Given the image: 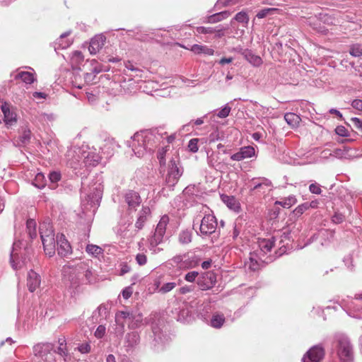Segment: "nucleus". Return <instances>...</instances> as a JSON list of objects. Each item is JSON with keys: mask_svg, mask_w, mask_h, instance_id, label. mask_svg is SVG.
<instances>
[{"mask_svg": "<svg viewBox=\"0 0 362 362\" xmlns=\"http://www.w3.org/2000/svg\"><path fill=\"white\" fill-rule=\"evenodd\" d=\"M182 169L178 167V160L172 158L168 165V171L165 177V186L160 191L164 197L168 195V192L173 191L174 187L182 175Z\"/></svg>", "mask_w": 362, "mask_h": 362, "instance_id": "nucleus-3", "label": "nucleus"}, {"mask_svg": "<svg viewBox=\"0 0 362 362\" xmlns=\"http://www.w3.org/2000/svg\"><path fill=\"white\" fill-rule=\"evenodd\" d=\"M86 250L89 255H91L95 257L102 254L103 251L100 247L95 245H88L86 246Z\"/></svg>", "mask_w": 362, "mask_h": 362, "instance_id": "nucleus-41", "label": "nucleus"}, {"mask_svg": "<svg viewBox=\"0 0 362 362\" xmlns=\"http://www.w3.org/2000/svg\"><path fill=\"white\" fill-rule=\"evenodd\" d=\"M185 48L189 49L196 54H203L204 55L211 56L214 54V50L206 45L195 44L191 46L190 48Z\"/></svg>", "mask_w": 362, "mask_h": 362, "instance_id": "nucleus-24", "label": "nucleus"}, {"mask_svg": "<svg viewBox=\"0 0 362 362\" xmlns=\"http://www.w3.org/2000/svg\"><path fill=\"white\" fill-rule=\"evenodd\" d=\"M351 125L362 132V120L357 117H352L350 119Z\"/></svg>", "mask_w": 362, "mask_h": 362, "instance_id": "nucleus-56", "label": "nucleus"}, {"mask_svg": "<svg viewBox=\"0 0 362 362\" xmlns=\"http://www.w3.org/2000/svg\"><path fill=\"white\" fill-rule=\"evenodd\" d=\"M126 341L127 343L128 346L134 347L135 345H136L139 343V336L135 332L129 333L126 336Z\"/></svg>", "mask_w": 362, "mask_h": 362, "instance_id": "nucleus-38", "label": "nucleus"}, {"mask_svg": "<svg viewBox=\"0 0 362 362\" xmlns=\"http://www.w3.org/2000/svg\"><path fill=\"white\" fill-rule=\"evenodd\" d=\"M158 134L157 129H146L135 133L129 144L134 154L141 157L146 152H153L157 148Z\"/></svg>", "mask_w": 362, "mask_h": 362, "instance_id": "nucleus-2", "label": "nucleus"}, {"mask_svg": "<svg viewBox=\"0 0 362 362\" xmlns=\"http://www.w3.org/2000/svg\"><path fill=\"white\" fill-rule=\"evenodd\" d=\"M188 259H190V262L187 265V267H194L199 263V260L194 254H192L191 255H188L187 256H185L184 262H187Z\"/></svg>", "mask_w": 362, "mask_h": 362, "instance_id": "nucleus-49", "label": "nucleus"}, {"mask_svg": "<svg viewBox=\"0 0 362 362\" xmlns=\"http://www.w3.org/2000/svg\"><path fill=\"white\" fill-rule=\"evenodd\" d=\"M125 200L130 210L135 209L141 203V198L136 192L130 191L125 195Z\"/></svg>", "mask_w": 362, "mask_h": 362, "instance_id": "nucleus-22", "label": "nucleus"}, {"mask_svg": "<svg viewBox=\"0 0 362 362\" xmlns=\"http://www.w3.org/2000/svg\"><path fill=\"white\" fill-rule=\"evenodd\" d=\"M26 227L28 233L31 239L37 237L36 222L34 219L30 218L27 221Z\"/></svg>", "mask_w": 362, "mask_h": 362, "instance_id": "nucleus-37", "label": "nucleus"}, {"mask_svg": "<svg viewBox=\"0 0 362 362\" xmlns=\"http://www.w3.org/2000/svg\"><path fill=\"white\" fill-rule=\"evenodd\" d=\"M31 136V132L30 129H25L23 131L22 134L20 136V141L22 144L25 145L30 141Z\"/></svg>", "mask_w": 362, "mask_h": 362, "instance_id": "nucleus-47", "label": "nucleus"}, {"mask_svg": "<svg viewBox=\"0 0 362 362\" xmlns=\"http://www.w3.org/2000/svg\"><path fill=\"white\" fill-rule=\"evenodd\" d=\"M175 305L177 306L175 308V310L179 309V311L176 313L175 318L181 322H189L192 319V315L199 312V309L193 305H189L187 303H182L180 305L178 303H176Z\"/></svg>", "mask_w": 362, "mask_h": 362, "instance_id": "nucleus-6", "label": "nucleus"}, {"mask_svg": "<svg viewBox=\"0 0 362 362\" xmlns=\"http://www.w3.org/2000/svg\"><path fill=\"white\" fill-rule=\"evenodd\" d=\"M199 273L197 272H195V271H193V272H188L186 275H185V280L189 281V282H193L195 281L196 278L197 277Z\"/></svg>", "mask_w": 362, "mask_h": 362, "instance_id": "nucleus-62", "label": "nucleus"}, {"mask_svg": "<svg viewBox=\"0 0 362 362\" xmlns=\"http://www.w3.org/2000/svg\"><path fill=\"white\" fill-rule=\"evenodd\" d=\"M222 201L226 206L234 211H238L240 210V204L237 199L233 196L222 195Z\"/></svg>", "mask_w": 362, "mask_h": 362, "instance_id": "nucleus-28", "label": "nucleus"}, {"mask_svg": "<svg viewBox=\"0 0 362 362\" xmlns=\"http://www.w3.org/2000/svg\"><path fill=\"white\" fill-rule=\"evenodd\" d=\"M230 13L229 11H221L209 16L207 22L210 23H218L223 19L227 18L230 16Z\"/></svg>", "mask_w": 362, "mask_h": 362, "instance_id": "nucleus-32", "label": "nucleus"}, {"mask_svg": "<svg viewBox=\"0 0 362 362\" xmlns=\"http://www.w3.org/2000/svg\"><path fill=\"white\" fill-rule=\"evenodd\" d=\"M158 83L154 81H148L144 82V91L146 92L148 95H154V93H156L158 88Z\"/></svg>", "mask_w": 362, "mask_h": 362, "instance_id": "nucleus-34", "label": "nucleus"}, {"mask_svg": "<svg viewBox=\"0 0 362 362\" xmlns=\"http://www.w3.org/2000/svg\"><path fill=\"white\" fill-rule=\"evenodd\" d=\"M77 156L78 159L77 161H82L86 166H95L99 163L102 156L93 151H81L78 150Z\"/></svg>", "mask_w": 362, "mask_h": 362, "instance_id": "nucleus-9", "label": "nucleus"}, {"mask_svg": "<svg viewBox=\"0 0 362 362\" xmlns=\"http://www.w3.org/2000/svg\"><path fill=\"white\" fill-rule=\"evenodd\" d=\"M238 2V0H218L216 6L221 8V6H227L228 5H233Z\"/></svg>", "mask_w": 362, "mask_h": 362, "instance_id": "nucleus-59", "label": "nucleus"}, {"mask_svg": "<svg viewBox=\"0 0 362 362\" xmlns=\"http://www.w3.org/2000/svg\"><path fill=\"white\" fill-rule=\"evenodd\" d=\"M225 322V317L223 314L216 313L211 319L210 325L214 328H221Z\"/></svg>", "mask_w": 362, "mask_h": 362, "instance_id": "nucleus-31", "label": "nucleus"}, {"mask_svg": "<svg viewBox=\"0 0 362 362\" xmlns=\"http://www.w3.org/2000/svg\"><path fill=\"white\" fill-rule=\"evenodd\" d=\"M83 55L80 51H74L71 57V63L74 67L78 69V66L83 62Z\"/></svg>", "mask_w": 362, "mask_h": 362, "instance_id": "nucleus-36", "label": "nucleus"}, {"mask_svg": "<svg viewBox=\"0 0 362 362\" xmlns=\"http://www.w3.org/2000/svg\"><path fill=\"white\" fill-rule=\"evenodd\" d=\"M168 216L164 215L160 218V237L164 234H166L167 237L171 235L172 230L168 226Z\"/></svg>", "mask_w": 362, "mask_h": 362, "instance_id": "nucleus-29", "label": "nucleus"}, {"mask_svg": "<svg viewBox=\"0 0 362 362\" xmlns=\"http://www.w3.org/2000/svg\"><path fill=\"white\" fill-rule=\"evenodd\" d=\"M16 78H21L24 83L30 84L34 82L35 80L34 74L28 72V71H21L18 73L16 77Z\"/></svg>", "mask_w": 362, "mask_h": 362, "instance_id": "nucleus-35", "label": "nucleus"}, {"mask_svg": "<svg viewBox=\"0 0 362 362\" xmlns=\"http://www.w3.org/2000/svg\"><path fill=\"white\" fill-rule=\"evenodd\" d=\"M262 180V182L259 183H255L254 187L250 189L251 191H254L255 189H259L262 185H266L267 187H269L272 185V182L268 179H266L264 177L261 178Z\"/></svg>", "mask_w": 362, "mask_h": 362, "instance_id": "nucleus-57", "label": "nucleus"}, {"mask_svg": "<svg viewBox=\"0 0 362 362\" xmlns=\"http://www.w3.org/2000/svg\"><path fill=\"white\" fill-rule=\"evenodd\" d=\"M57 252L61 257H65L72 253V248L66 237L63 234L57 235Z\"/></svg>", "mask_w": 362, "mask_h": 362, "instance_id": "nucleus-12", "label": "nucleus"}, {"mask_svg": "<svg viewBox=\"0 0 362 362\" xmlns=\"http://www.w3.org/2000/svg\"><path fill=\"white\" fill-rule=\"evenodd\" d=\"M309 190L311 193L320 194L322 192L320 185L317 183H313L309 186Z\"/></svg>", "mask_w": 362, "mask_h": 362, "instance_id": "nucleus-60", "label": "nucleus"}, {"mask_svg": "<svg viewBox=\"0 0 362 362\" xmlns=\"http://www.w3.org/2000/svg\"><path fill=\"white\" fill-rule=\"evenodd\" d=\"M46 238L41 239L44 247L45 254L49 257H52L55 253V239L54 236L47 237Z\"/></svg>", "mask_w": 362, "mask_h": 362, "instance_id": "nucleus-23", "label": "nucleus"}, {"mask_svg": "<svg viewBox=\"0 0 362 362\" xmlns=\"http://www.w3.org/2000/svg\"><path fill=\"white\" fill-rule=\"evenodd\" d=\"M35 356L40 358L45 362H53L54 345L51 343H39L33 348Z\"/></svg>", "mask_w": 362, "mask_h": 362, "instance_id": "nucleus-5", "label": "nucleus"}, {"mask_svg": "<svg viewBox=\"0 0 362 362\" xmlns=\"http://www.w3.org/2000/svg\"><path fill=\"white\" fill-rule=\"evenodd\" d=\"M335 132L341 136H348V130L344 126H337L335 129Z\"/></svg>", "mask_w": 362, "mask_h": 362, "instance_id": "nucleus-64", "label": "nucleus"}, {"mask_svg": "<svg viewBox=\"0 0 362 362\" xmlns=\"http://www.w3.org/2000/svg\"><path fill=\"white\" fill-rule=\"evenodd\" d=\"M216 282V278L213 274H205L198 279L197 284L199 288L204 291L212 288Z\"/></svg>", "mask_w": 362, "mask_h": 362, "instance_id": "nucleus-17", "label": "nucleus"}, {"mask_svg": "<svg viewBox=\"0 0 362 362\" xmlns=\"http://www.w3.org/2000/svg\"><path fill=\"white\" fill-rule=\"evenodd\" d=\"M349 54L354 57L362 56V45L360 44H353L350 46Z\"/></svg>", "mask_w": 362, "mask_h": 362, "instance_id": "nucleus-43", "label": "nucleus"}, {"mask_svg": "<svg viewBox=\"0 0 362 362\" xmlns=\"http://www.w3.org/2000/svg\"><path fill=\"white\" fill-rule=\"evenodd\" d=\"M274 8H264L260 10L256 15L258 18H263L266 17L269 13L274 11Z\"/></svg>", "mask_w": 362, "mask_h": 362, "instance_id": "nucleus-61", "label": "nucleus"}, {"mask_svg": "<svg viewBox=\"0 0 362 362\" xmlns=\"http://www.w3.org/2000/svg\"><path fill=\"white\" fill-rule=\"evenodd\" d=\"M106 38L103 35H97L90 40L88 50L91 54H95L103 48Z\"/></svg>", "mask_w": 362, "mask_h": 362, "instance_id": "nucleus-16", "label": "nucleus"}, {"mask_svg": "<svg viewBox=\"0 0 362 362\" xmlns=\"http://www.w3.org/2000/svg\"><path fill=\"white\" fill-rule=\"evenodd\" d=\"M64 284L69 293L74 297L80 292L82 284L92 283L94 276L91 268L84 262H69L62 268Z\"/></svg>", "mask_w": 362, "mask_h": 362, "instance_id": "nucleus-1", "label": "nucleus"}, {"mask_svg": "<svg viewBox=\"0 0 362 362\" xmlns=\"http://www.w3.org/2000/svg\"><path fill=\"white\" fill-rule=\"evenodd\" d=\"M217 221L213 214H206L201 220L199 233L202 235H209L215 232Z\"/></svg>", "mask_w": 362, "mask_h": 362, "instance_id": "nucleus-7", "label": "nucleus"}, {"mask_svg": "<svg viewBox=\"0 0 362 362\" xmlns=\"http://www.w3.org/2000/svg\"><path fill=\"white\" fill-rule=\"evenodd\" d=\"M61 179V174L59 172L53 171L49 174V180L52 184H55Z\"/></svg>", "mask_w": 362, "mask_h": 362, "instance_id": "nucleus-55", "label": "nucleus"}, {"mask_svg": "<svg viewBox=\"0 0 362 362\" xmlns=\"http://www.w3.org/2000/svg\"><path fill=\"white\" fill-rule=\"evenodd\" d=\"M230 111H231V107L228 104H226L218 112H216V113L214 112L212 115V117H214V116H217L219 118H222V119L226 118L229 115Z\"/></svg>", "mask_w": 362, "mask_h": 362, "instance_id": "nucleus-45", "label": "nucleus"}, {"mask_svg": "<svg viewBox=\"0 0 362 362\" xmlns=\"http://www.w3.org/2000/svg\"><path fill=\"white\" fill-rule=\"evenodd\" d=\"M176 286L175 282H169L165 284L161 288H160V292L168 293L173 290Z\"/></svg>", "mask_w": 362, "mask_h": 362, "instance_id": "nucleus-58", "label": "nucleus"}, {"mask_svg": "<svg viewBox=\"0 0 362 362\" xmlns=\"http://www.w3.org/2000/svg\"><path fill=\"white\" fill-rule=\"evenodd\" d=\"M40 276L33 270L28 274L27 286L30 292H34L40 284Z\"/></svg>", "mask_w": 362, "mask_h": 362, "instance_id": "nucleus-20", "label": "nucleus"}, {"mask_svg": "<svg viewBox=\"0 0 362 362\" xmlns=\"http://www.w3.org/2000/svg\"><path fill=\"white\" fill-rule=\"evenodd\" d=\"M39 230L41 239L46 238L45 235L47 237L54 236L52 226L49 223L43 222L40 223Z\"/></svg>", "mask_w": 362, "mask_h": 362, "instance_id": "nucleus-30", "label": "nucleus"}, {"mask_svg": "<svg viewBox=\"0 0 362 362\" xmlns=\"http://www.w3.org/2000/svg\"><path fill=\"white\" fill-rule=\"evenodd\" d=\"M149 208H144L142 211L140 212L139 216L135 223V226L137 228L141 229L143 227L144 223L146 221V215L149 213Z\"/></svg>", "mask_w": 362, "mask_h": 362, "instance_id": "nucleus-39", "label": "nucleus"}, {"mask_svg": "<svg viewBox=\"0 0 362 362\" xmlns=\"http://www.w3.org/2000/svg\"><path fill=\"white\" fill-rule=\"evenodd\" d=\"M105 327L103 325H99L95 332V336L100 339L102 338L105 334Z\"/></svg>", "mask_w": 362, "mask_h": 362, "instance_id": "nucleus-63", "label": "nucleus"}, {"mask_svg": "<svg viewBox=\"0 0 362 362\" xmlns=\"http://www.w3.org/2000/svg\"><path fill=\"white\" fill-rule=\"evenodd\" d=\"M349 148H336L329 155L337 158H347L349 156Z\"/></svg>", "mask_w": 362, "mask_h": 362, "instance_id": "nucleus-42", "label": "nucleus"}, {"mask_svg": "<svg viewBox=\"0 0 362 362\" xmlns=\"http://www.w3.org/2000/svg\"><path fill=\"white\" fill-rule=\"evenodd\" d=\"M309 209V206H308V202H305V203H303L300 205H299L298 206H297L294 211H293V214L295 216H301L306 210H308Z\"/></svg>", "mask_w": 362, "mask_h": 362, "instance_id": "nucleus-48", "label": "nucleus"}, {"mask_svg": "<svg viewBox=\"0 0 362 362\" xmlns=\"http://www.w3.org/2000/svg\"><path fill=\"white\" fill-rule=\"evenodd\" d=\"M196 31L199 34H212L215 32L214 28L199 26L196 28Z\"/></svg>", "mask_w": 362, "mask_h": 362, "instance_id": "nucleus-53", "label": "nucleus"}, {"mask_svg": "<svg viewBox=\"0 0 362 362\" xmlns=\"http://www.w3.org/2000/svg\"><path fill=\"white\" fill-rule=\"evenodd\" d=\"M175 88L171 86L168 88L163 87V84L160 85V97H168L170 95L172 90H174Z\"/></svg>", "mask_w": 362, "mask_h": 362, "instance_id": "nucleus-51", "label": "nucleus"}, {"mask_svg": "<svg viewBox=\"0 0 362 362\" xmlns=\"http://www.w3.org/2000/svg\"><path fill=\"white\" fill-rule=\"evenodd\" d=\"M70 33V31H68L62 34L57 40L55 45L57 46V49H66L72 44V40L67 38ZM55 49H57V47H55Z\"/></svg>", "mask_w": 362, "mask_h": 362, "instance_id": "nucleus-27", "label": "nucleus"}, {"mask_svg": "<svg viewBox=\"0 0 362 362\" xmlns=\"http://www.w3.org/2000/svg\"><path fill=\"white\" fill-rule=\"evenodd\" d=\"M175 136V134L167 135V133L160 134V144H162L164 146L162 147V154L168 151L170 148V144L173 142ZM163 158L161 156L160 152V166L162 165Z\"/></svg>", "mask_w": 362, "mask_h": 362, "instance_id": "nucleus-18", "label": "nucleus"}, {"mask_svg": "<svg viewBox=\"0 0 362 362\" xmlns=\"http://www.w3.org/2000/svg\"><path fill=\"white\" fill-rule=\"evenodd\" d=\"M337 353L339 359L344 362L354 358L353 346L349 337L343 334L336 335Z\"/></svg>", "mask_w": 362, "mask_h": 362, "instance_id": "nucleus-4", "label": "nucleus"}, {"mask_svg": "<svg viewBox=\"0 0 362 362\" xmlns=\"http://www.w3.org/2000/svg\"><path fill=\"white\" fill-rule=\"evenodd\" d=\"M296 202V199L293 196L288 197L284 201L279 202L278 203L284 208H290Z\"/></svg>", "mask_w": 362, "mask_h": 362, "instance_id": "nucleus-50", "label": "nucleus"}, {"mask_svg": "<svg viewBox=\"0 0 362 362\" xmlns=\"http://www.w3.org/2000/svg\"><path fill=\"white\" fill-rule=\"evenodd\" d=\"M179 241L182 244H188L192 241V233L189 230H183L179 235Z\"/></svg>", "mask_w": 362, "mask_h": 362, "instance_id": "nucleus-44", "label": "nucleus"}, {"mask_svg": "<svg viewBox=\"0 0 362 362\" xmlns=\"http://www.w3.org/2000/svg\"><path fill=\"white\" fill-rule=\"evenodd\" d=\"M100 186L98 185V187H96V193L94 195L88 194V197L89 200L90 201L91 204H93L94 205H96L98 200L101 199L102 197V190L100 189Z\"/></svg>", "mask_w": 362, "mask_h": 362, "instance_id": "nucleus-46", "label": "nucleus"}, {"mask_svg": "<svg viewBox=\"0 0 362 362\" xmlns=\"http://www.w3.org/2000/svg\"><path fill=\"white\" fill-rule=\"evenodd\" d=\"M276 237H272L271 238H259L257 240V245L259 250H256L255 252L257 253L259 255V258L262 259H264L265 255L271 252L272 247L276 246Z\"/></svg>", "mask_w": 362, "mask_h": 362, "instance_id": "nucleus-11", "label": "nucleus"}, {"mask_svg": "<svg viewBox=\"0 0 362 362\" xmlns=\"http://www.w3.org/2000/svg\"><path fill=\"white\" fill-rule=\"evenodd\" d=\"M255 155V149L251 146H243L240 151L230 156L231 160L240 161L246 158H250Z\"/></svg>", "mask_w": 362, "mask_h": 362, "instance_id": "nucleus-14", "label": "nucleus"}, {"mask_svg": "<svg viewBox=\"0 0 362 362\" xmlns=\"http://www.w3.org/2000/svg\"><path fill=\"white\" fill-rule=\"evenodd\" d=\"M1 111L4 113V120L6 124L12 125L16 121V115L11 110L10 105L4 103L1 107Z\"/></svg>", "mask_w": 362, "mask_h": 362, "instance_id": "nucleus-21", "label": "nucleus"}, {"mask_svg": "<svg viewBox=\"0 0 362 362\" xmlns=\"http://www.w3.org/2000/svg\"><path fill=\"white\" fill-rule=\"evenodd\" d=\"M124 320H130L131 322H129V326L131 328H136L139 326V323L141 321V316L140 315L136 316L132 313L127 311H118L115 314V322L122 328L124 326Z\"/></svg>", "mask_w": 362, "mask_h": 362, "instance_id": "nucleus-8", "label": "nucleus"}, {"mask_svg": "<svg viewBox=\"0 0 362 362\" xmlns=\"http://www.w3.org/2000/svg\"><path fill=\"white\" fill-rule=\"evenodd\" d=\"M234 19L239 23H247L249 21L247 14L243 11L238 13L235 15Z\"/></svg>", "mask_w": 362, "mask_h": 362, "instance_id": "nucleus-52", "label": "nucleus"}, {"mask_svg": "<svg viewBox=\"0 0 362 362\" xmlns=\"http://www.w3.org/2000/svg\"><path fill=\"white\" fill-rule=\"evenodd\" d=\"M271 261H272V259H268V257H266L265 259L262 258V259H260L259 258L258 254L255 253L254 252L250 253L249 262L247 264L250 270L256 271L259 268L261 263H263V262L268 263Z\"/></svg>", "mask_w": 362, "mask_h": 362, "instance_id": "nucleus-19", "label": "nucleus"}, {"mask_svg": "<svg viewBox=\"0 0 362 362\" xmlns=\"http://www.w3.org/2000/svg\"><path fill=\"white\" fill-rule=\"evenodd\" d=\"M46 179L43 173H39L36 175L34 180L33 185L39 188L42 189L46 185Z\"/></svg>", "mask_w": 362, "mask_h": 362, "instance_id": "nucleus-40", "label": "nucleus"}, {"mask_svg": "<svg viewBox=\"0 0 362 362\" xmlns=\"http://www.w3.org/2000/svg\"><path fill=\"white\" fill-rule=\"evenodd\" d=\"M325 354V349L321 344L315 345L303 355L302 362H321Z\"/></svg>", "mask_w": 362, "mask_h": 362, "instance_id": "nucleus-10", "label": "nucleus"}, {"mask_svg": "<svg viewBox=\"0 0 362 362\" xmlns=\"http://www.w3.org/2000/svg\"><path fill=\"white\" fill-rule=\"evenodd\" d=\"M284 119L292 127L298 126L300 121L298 115L293 112H287L284 115Z\"/></svg>", "mask_w": 362, "mask_h": 362, "instance_id": "nucleus-33", "label": "nucleus"}, {"mask_svg": "<svg viewBox=\"0 0 362 362\" xmlns=\"http://www.w3.org/2000/svg\"><path fill=\"white\" fill-rule=\"evenodd\" d=\"M245 59L255 66H259L262 64V59L260 57L255 54L250 49H245L242 52Z\"/></svg>", "mask_w": 362, "mask_h": 362, "instance_id": "nucleus-25", "label": "nucleus"}, {"mask_svg": "<svg viewBox=\"0 0 362 362\" xmlns=\"http://www.w3.org/2000/svg\"><path fill=\"white\" fill-rule=\"evenodd\" d=\"M274 237L276 238V246L279 247V250L276 252L277 256L280 257L286 252V248L289 246L290 237L289 233L284 232L279 235H276Z\"/></svg>", "mask_w": 362, "mask_h": 362, "instance_id": "nucleus-13", "label": "nucleus"}, {"mask_svg": "<svg viewBox=\"0 0 362 362\" xmlns=\"http://www.w3.org/2000/svg\"><path fill=\"white\" fill-rule=\"evenodd\" d=\"M117 146V144L113 139H108L105 141V143L103 146L100 147V149L104 155L106 156H111Z\"/></svg>", "mask_w": 362, "mask_h": 362, "instance_id": "nucleus-26", "label": "nucleus"}, {"mask_svg": "<svg viewBox=\"0 0 362 362\" xmlns=\"http://www.w3.org/2000/svg\"><path fill=\"white\" fill-rule=\"evenodd\" d=\"M21 245V242H16L13 243V249L11 253V266L14 269H18L21 268L25 264V259L19 260L18 259V248H20V245Z\"/></svg>", "mask_w": 362, "mask_h": 362, "instance_id": "nucleus-15", "label": "nucleus"}, {"mask_svg": "<svg viewBox=\"0 0 362 362\" xmlns=\"http://www.w3.org/2000/svg\"><path fill=\"white\" fill-rule=\"evenodd\" d=\"M198 141H199L198 139H192L189 140V141L188 143V148L191 152L196 153L198 151V150H199Z\"/></svg>", "mask_w": 362, "mask_h": 362, "instance_id": "nucleus-54", "label": "nucleus"}]
</instances>
